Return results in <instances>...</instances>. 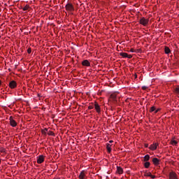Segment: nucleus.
Here are the masks:
<instances>
[{
	"label": "nucleus",
	"mask_w": 179,
	"mask_h": 179,
	"mask_svg": "<svg viewBox=\"0 0 179 179\" xmlns=\"http://www.w3.org/2000/svg\"><path fill=\"white\" fill-rule=\"evenodd\" d=\"M139 51H141V50L139 49H137V50H135L134 48L130 49V52H139Z\"/></svg>",
	"instance_id": "obj_20"
},
{
	"label": "nucleus",
	"mask_w": 179,
	"mask_h": 179,
	"mask_svg": "<svg viewBox=\"0 0 179 179\" xmlns=\"http://www.w3.org/2000/svg\"><path fill=\"white\" fill-rule=\"evenodd\" d=\"M111 146H112L111 144L106 143V149L108 150V153H111V150H112Z\"/></svg>",
	"instance_id": "obj_13"
},
{
	"label": "nucleus",
	"mask_w": 179,
	"mask_h": 179,
	"mask_svg": "<svg viewBox=\"0 0 179 179\" xmlns=\"http://www.w3.org/2000/svg\"><path fill=\"white\" fill-rule=\"evenodd\" d=\"M164 51H165V54H170V52H171L169 47H165Z\"/></svg>",
	"instance_id": "obj_17"
},
{
	"label": "nucleus",
	"mask_w": 179,
	"mask_h": 179,
	"mask_svg": "<svg viewBox=\"0 0 179 179\" xmlns=\"http://www.w3.org/2000/svg\"><path fill=\"white\" fill-rule=\"evenodd\" d=\"M9 87L11 89H15V87H17V83L15 80H12L9 83Z\"/></svg>",
	"instance_id": "obj_7"
},
{
	"label": "nucleus",
	"mask_w": 179,
	"mask_h": 179,
	"mask_svg": "<svg viewBox=\"0 0 179 179\" xmlns=\"http://www.w3.org/2000/svg\"><path fill=\"white\" fill-rule=\"evenodd\" d=\"M178 108H179V106H178Z\"/></svg>",
	"instance_id": "obj_35"
},
{
	"label": "nucleus",
	"mask_w": 179,
	"mask_h": 179,
	"mask_svg": "<svg viewBox=\"0 0 179 179\" xmlns=\"http://www.w3.org/2000/svg\"><path fill=\"white\" fill-rule=\"evenodd\" d=\"M1 163H2V159H0V164H1Z\"/></svg>",
	"instance_id": "obj_33"
},
{
	"label": "nucleus",
	"mask_w": 179,
	"mask_h": 179,
	"mask_svg": "<svg viewBox=\"0 0 179 179\" xmlns=\"http://www.w3.org/2000/svg\"><path fill=\"white\" fill-rule=\"evenodd\" d=\"M1 83H2V81L0 80V86H1Z\"/></svg>",
	"instance_id": "obj_34"
},
{
	"label": "nucleus",
	"mask_w": 179,
	"mask_h": 179,
	"mask_svg": "<svg viewBox=\"0 0 179 179\" xmlns=\"http://www.w3.org/2000/svg\"><path fill=\"white\" fill-rule=\"evenodd\" d=\"M175 92L179 94V85L176 87Z\"/></svg>",
	"instance_id": "obj_24"
},
{
	"label": "nucleus",
	"mask_w": 179,
	"mask_h": 179,
	"mask_svg": "<svg viewBox=\"0 0 179 179\" xmlns=\"http://www.w3.org/2000/svg\"><path fill=\"white\" fill-rule=\"evenodd\" d=\"M48 131V129H47V128H45L44 129H43L42 131H41V132H42V134H43V135H47V132Z\"/></svg>",
	"instance_id": "obj_21"
},
{
	"label": "nucleus",
	"mask_w": 179,
	"mask_h": 179,
	"mask_svg": "<svg viewBox=\"0 0 179 179\" xmlns=\"http://www.w3.org/2000/svg\"><path fill=\"white\" fill-rule=\"evenodd\" d=\"M145 176H146L147 177H151L152 173L150 172H148V173H145Z\"/></svg>",
	"instance_id": "obj_25"
},
{
	"label": "nucleus",
	"mask_w": 179,
	"mask_h": 179,
	"mask_svg": "<svg viewBox=\"0 0 179 179\" xmlns=\"http://www.w3.org/2000/svg\"><path fill=\"white\" fill-rule=\"evenodd\" d=\"M94 108L98 114H100L101 113V108H100V105L97 102L94 103Z\"/></svg>",
	"instance_id": "obj_6"
},
{
	"label": "nucleus",
	"mask_w": 179,
	"mask_h": 179,
	"mask_svg": "<svg viewBox=\"0 0 179 179\" xmlns=\"http://www.w3.org/2000/svg\"><path fill=\"white\" fill-rule=\"evenodd\" d=\"M48 135H49V136H55V133H54L52 131H49L48 132Z\"/></svg>",
	"instance_id": "obj_18"
},
{
	"label": "nucleus",
	"mask_w": 179,
	"mask_h": 179,
	"mask_svg": "<svg viewBox=\"0 0 179 179\" xmlns=\"http://www.w3.org/2000/svg\"><path fill=\"white\" fill-rule=\"evenodd\" d=\"M144 167L145 169H149V167H150V162H145V163L144 164Z\"/></svg>",
	"instance_id": "obj_16"
},
{
	"label": "nucleus",
	"mask_w": 179,
	"mask_h": 179,
	"mask_svg": "<svg viewBox=\"0 0 179 179\" xmlns=\"http://www.w3.org/2000/svg\"><path fill=\"white\" fill-rule=\"evenodd\" d=\"M171 145H172L173 146H177V144L178 143V142L176 140H174V138H173L171 142H170Z\"/></svg>",
	"instance_id": "obj_14"
},
{
	"label": "nucleus",
	"mask_w": 179,
	"mask_h": 179,
	"mask_svg": "<svg viewBox=\"0 0 179 179\" xmlns=\"http://www.w3.org/2000/svg\"><path fill=\"white\" fill-rule=\"evenodd\" d=\"M150 178H152V179H155V178H156V176L151 174Z\"/></svg>",
	"instance_id": "obj_30"
},
{
	"label": "nucleus",
	"mask_w": 179,
	"mask_h": 179,
	"mask_svg": "<svg viewBox=\"0 0 179 179\" xmlns=\"http://www.w3.org/2000/svg\"><path fill=\"white\" fill-rule=\"evenodd\" d=\"M152 163L155 166H159L160 164V159H157V157H154L152 159Z\"/></svg>",
	"instance_id": "obj_10"
},
{
	"label": "nucleus",
	"mask_w": 179,
	"mask_h": 179,
	"mask_svg": "<svg viewBox=\"0 0 179 179\" xmlns=\"http://www.w3.org/2000/svg\"><path fill=\"white\" fill-rule=\"evenodd\" d=\"M29 9H30V6L29 5H26L23 8L22 10L26 11V10H29Z\"/></svg>",
	"instance_id": "obj_22"
},
{
	"label": "nucleus",
	"mask_w": 179,
	"mask_h": 179,
	"mask_svg": "<svg viewBox=\"0 0 179 179\" xmlns=\"http://www.w3.org/2000/svg\"><path fill=\"white\" fill-rule=\"evenodd\" d=\"M150 159V156L149 155H146L144 157L143 162H149Z\"/></svg>",
	"instance_id": "obj_15"
},
{
	"label": "nucleus",
	"mask_w": 179,
	"mask_h": 179,
	"mask_svg": "<svg viewBox=\"0 0 179 179\" xmlns=\"http://www.w3.org/2000/svg\"><path fill=\"white\" fill-rule=\"evenodd\" d=\"M110 99H112V100H117V94H112L110 95Z\"/></svg>",
	"instance_id": "obj_19"
},
{
	"label": "nucleus",
	"mask_w": 179,
	"mask_h": 179,
	"mask_svg": "<svg viewBox=\"0 0 179 179\" xmlns=\"http://www.w3.org/2000/svg\"><path fill=\"white\" fill-rule=\"evenodd\" d=\"M83 66H90V62L87 59H85L82 62Z\"/></svg>",
	"instance_id": "obj_12"
},
{
	"label": "nucleus",
	"mask_w": 179,
	"mask_h": 179,
	"mask_svg": "<svg viewBox=\"0 0 179 179\" xmlns=\"http://www.w3.org/2000/svg\"><path fill=\"white\" fill-rule=\"evenodd\" d=\"M120 57H122V58H129V59H131V58H132V55H129L127 52H120Z\"/></svg>",
	"instance_id": "obj_4"
},
{
	"label": "nucleus",
	"mask_w": 179,
	"mask_h": 179,
	"mask_svg": "<svg viewBox=\"0 0 179 179\" xmlns=\"http://www.w3.org/2000/svg\"><path fill=\"white\" fill-rule=\"evenodd\" d=\"M160 110H162V109L161 108L155 109V114H157L159 113V111H160Z\"/></svg>",
	"instance_id": "obj_27"
},
{
	"label": "nucleus",
	"mask_w": 179,
	"mask_h": 179,
	"mask_svg": "<svg viewBox=\"0 0 179 179\" xmlns=\"http://www.w3.org/2000/svg\"><path fill=\"white\" fill-rule=\"evenodd\" d=\"M116 173L117 174L121 175L124 173V169L121 166H117Z\"/></svg>",
	"instance_id": "obj_11"
},
{
	"label": "nucleus",
	"mask_w": 179,
	"mask_h": 179,
	"mask_svg": "<svg viewBox=\"0 0 179 179\" xmlns=\"http://www.w3.org/2000/svg\"><path fill=\"white\" fill-rule=\"evenodd\" d=\"M94 108V106H88V110H93Z\"/></svg>",
	"instance_id": "obj_26"
},
{
	"label": "nucleus",
	"mask_w": 179,
	"mask_h": 179,
	"mask_svg": "<svg viewBox=\"0 0 179 179\" xmlns=\"http://www.w3.org/2000/svg\"><path fill=\"white\" fill-rule=\"evenodd\" d=\"M153 111H156V106H152L150 109V113H153Z\"/></svg>",
	"instance_id": "obj_23"
},
{
	"label": "nucleus",
	"mask_w": 179,
	"mask_h": 179,
	"mask_svg": "<svg viewBox=\"0 0 179 179\" xmlns=\"http://www.w3.org/2000/svg\"><path fill=\"white\" fill-rule=\"evenodd\" d=\"M139 23L144 27L148 26V24H149V19H146L145 18V17H143L141 18Z\"/></svg>",
	"instance_id": "obj_2"
},
{
	"label": "nucleus",
	"mask_w": 179,
	"mask_h": 179,
	"mask_svg": "<svg viewBox=\"0 0 179 179\" xmlns=\"http://www.w3.org/2000/svg\"><path fill=\"white\" fill-rule=\"evenodd\" d=\"M86 171H82L78 176L79 179H86Z\"/></svg>",
	"instance_id": "obj_8"
},
{
	"label": "nucleus",
	"mask_w": 179,
	"mask_h": 179,
	"mask_svg": "<svg viewBox=\"0 0 179 179\" xmlns=\"http://www.w3.org/2000/svg\"><path fill=\"white\" fill-rule=\"evenodd\" d=\"M158 146H159V143H154L153 144L150 145L149 149H150V150H156Z\"/></svg>",
	"instance_id": "obj_9"
},
{
	"label": "nucleus",
	"mask_w": 179,
	"mask_h": 179,
	"mask_svg": "<svg viewBox=\"0 0 179 179\" xmlns=\"http://www.w3.org/2000/svg\"><path fill=\"white\" fill-rule=\"evenodd\" d=\"M65 9L66 11H68L69 13H72V12L75 11V7L73 6V4L69 3L66 5Z\"/></svg>",
	"instance_id": "obj_1"
},
{
	"label": "nucleus",
	"mask_w": 179,
	"mask_h": 179,
	"mask_svg": "<svg viewBox=\"0 0 179 179\" xmlns=\"http://www.w3.org/2000/svg\"><path fill=\"white\" fill-rule=\"evenodd\" d=\"M113 140L109 141V143H113Z\"/></svg>",
	"instance_id": "obj_32"
},
{
	"label": "nucleus",
	"mask_w": 179,
	"mask_h": 179,
	"mask_svg": "<svg viewBox=\"0 0 179 179\" xmlns=\"http://www.w3.org/2000/svg\"><path fill=\"white\" fill-rule=\"evenodd\" d=\"M45 159V156L44 155H40L37 158V163L38 164H41L42 163H44V159Z\"/></svg>",
	"instance_id": "obj_5"
},
{
	"label": "nucleus",
	"mask_w": 179,
	"mask_h": 179,
	"mask_svg": "<svg viewBox=\"0 0 179 179\" xmlns=\"http://www.w3.org/2000/svg\"><path fill=\"white\" fill-rule=\"evenodd\" d=\"M146 89H148V87H147V86H143V87H142V90H146Z\"/></svg>",
	"instance_id": "obj_29"
},
{
	"label": "nucleus",
	"mask_w": 179,
	"mask_h": 179,
	"mask_svg": "<svg viewBox=\"0 0 179 179\" xmlns=\"http://www.w3.org/2000/svg\"><path fill=\"white\" fill-rule=\"evenodd\" d=\"M9 120H10V127H13V128H15V127H17V122H16L15 120H13V117L10 116L9 117Z\"/></svg>",
	"instance_id": "obj_3"
},
{
	"label": "nucleus",
	"mask_w": 179,
	"mask_h": 179,
	"mask_svg": "<svg viewBox=\"0 0 179 179\" xmlns=\"http://www.w3.org/2000/svg\"><path fill=\"white\" fill-rule=\"evenodd\" d=\"M149 147V144L146 143L145 144V148H148Z\"/></svg>",
	"instance_id": "obj_31"
},
{
	"label": "nucleus",
	"mask_w": 179,
	"mask_h": 179,
	"mask_svg": "<svg viewBox=\"0 0 179 179\" xmlns=\"http://www.w3.org/2000/svg\"><path fill=\"white\" fill-rule=\"evenodd\" d=\"M27 52H28V54H31V48H28L27 49Z\"/></svg>",
	"instance_id": "obj_28"
}]
</instances>
